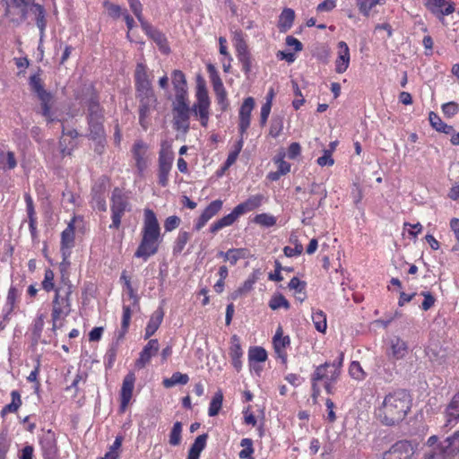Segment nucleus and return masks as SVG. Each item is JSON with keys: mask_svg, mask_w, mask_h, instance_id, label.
I'll list each match as a JSON object with an SVG mask.
<instances>
[{"mask_svg": "<svg viewBox=\"0 0 459 459\" xmlns=\"http://www.w3.org/2000/svg\"><path fill=\"white\" fill-rule=\"evenodd\" d=\"M312 320L316 329L320 333H325L326 330V316L322 310H318L312 315Z\"/></svg>", "mask_w": 459, "mask_h": 459, "instance_id": "nucleus-43", "label": "nucleus"}, {"mask_svg": "<svg viewBox=\"0 0 459 459\" xmlns=\"http://www.w3.org/2000/svg\"><path fill=\"white\" fill-rule=\"evenodd\" d=\"M102 4L110 17L117 19L121 15L123 16L124 12H122V8L118 4H113L108 0H105Z\"/></svg>", "mask_w": 459, "mask_h": 459, "instance_id": "nucleus-51", "label": "nucleus"}, {"mask_svg": "<svg viewBox=\"0 0 459 459\" xmlns=\"http://www.w3.org/2000/svg\"><path fill=\"white\" fill-rule=\"evenodd\" d=\"M207 70L214 92L224 90L225 87L215 67L212 65H209Z\"/></svg>", "mask_w": 459, "mask_h": 459, "instance_id": "nucleus-42", "label": "nucleus"}, {"mask_svg": "<svg viewBox=\"0 0 459 459\" xmlns=\"http://www.w3.org/2000/svg\"><path fill=\"white\" fill-rule=\"evenodd\" d=\"M385 0H356L359 11L364 16L368 17L370 11L377 4H384Z\"/></svg>", "mask_w": 459, "mask_h": 459, "instance_id": "nucleus-41", "label": "nucleus"}, {"mask_svg": "<svg viewBox=\"0 0 459 459\" xmlns=\"http://www.w3.org/2000/svg\"><path fill=\"white\" fill-rule=\"evenodd\" d=\"M174 160V152L171 146L167 143H162L159 152L158 158V183L165 187L169 184V176L172 169Z\"/></svg>", "mask_w": 459, "mask_h": 459, "instance_id": "nucleus-11", "label": "nucleus"}, {"mask_svg": "<svg viewBox=\"0 0 459 459\" xmlns=\"http://www.w3.org/2000/svg\"><path fill=\"white\" fill-rule=\"evenodd\" d=\"M222 400H223V395L221 392H218L214 394V396L212 397V399L210 403L209 411H208L209 416L213 417L219 413V411L221 408V405H222Z\"/></svg>", "mask_w": 459, "mask_h": 459, "instance_id": "nucleus-45", "label": "nucleus"}, {"mask_svg": "<svg viewBox=\"0 0 459 459\" xmlns=\"http://www.w3.org/2000/svg\"><path fill=\"white\" fill-rule=\"evenodd\" d=\"M413 454L412 444L408 440H400L383 454L382 459H410Z\"/></svg>", "mask_w": 459, "mask_h": 459, "instance_id": "nucleus-20", "label": "nucleus"}, {"mask_svg": "<svg viewBox=\"0 0 459 459\" xmlns=\"http://www.w3.org/2000/svg\"><path fill=\"white\" fill-rule=\"evenodd\" d=\"M418 295H422V298L418 305L423 310L427 311L434 305L435 298L429 292L422 291Z\"/></svg>", "mask_w": 459, "mask_h": 459, "instance_id": "nucleus-58", "label": "nucleus"}, {"mask_svg": "<svg viewBox=\"0 0 459 459\" xmlns=\"http://www.w3.org/2000/svg\"><path fill=\"white\" fill-rule=\"evenodd\" d=\"M159 351V342L157 339H152L144 346L140 353L139 359L135 361L137 368H143L151 360L152 356H155Z\"/></svg>", "mask_w": 459, "mask_h": 459, "instance_id": "nucleus-28", "label": "nucleus"}, {"mask_svg": "<svg viewBox=\"0 0 459 459\" xmlns=\"http://www.w3.org/2000/svg\"><path fill=\"white\" fill-rule=\"evenodd\" d=\"M33 2L34 0H9L4 14L11 22L19 24L27 18L28 7L32 4L30 11L36 15V24L43 34L47 26L45 9L41 4Z\"/></svg>", "mask_w": 459, "mask_h": 459, "instance_id": "nucleus-3", "label": "nucleus"}, {"mask_svg": "<svg viewBox=\"0 0 459 459\" xmlns=\"http://www.w3.org/2000/svg\"><path fill=\"white\" fill-rule=\"evenodd\" d=\"M243 354L240 345V340L237 335H233L230 341V355L231 358H241Z\"/></svg>", "mask_w": 459, "mask_h": 459, "instance_id": "nucleus-56", "label": "nucleus"}, {"mask_svg": "<svg viewBox=\"0 0 459 459\" xmlns=\"http://www.w3.org/2000/svg\"><path fill=\"white\" fill-rule=\"evenodd\" d=\"M430 126L437 132L450 134L454 133V127L443 122L441 117L435 112L430 111L429 114Z\"/></svg>", "mask_w": 459, "mask_h": 459, "instance_id": "nucleus-35", "label": "nucleus"}, {"mask_svg": "<svg viewBox=\"0 0 459 459\" xmlns=\"http://www.w3.org/2000/svg\"><path fill=\"white\" fill-rule=\"evenodd\" d=\"M269 307L273 310H276L281 307H284L285 309H288L290 307V303L282 295L278 294V295H274L271 299V300L269 302Z\"/></svg>", "mask_w": 459, "mask_h": 459, "instance_id": "nucleus-54", "label": "nucleus"}, {"mask_svg": "<svg viewBox=\"0 0 459 459\" xmlns=\"http://www.w3.org/2000/svg\"><path fill=\"white\" fill-rule=\"evenodd\" d=\"M148 150L149 145L142 139L135 140L131 147L132 158L140 176L143 175L148 167Z\"/></svg>", "mask_w": 459, "mask_h": 459, "instance_id": "nucleus-16", "label": "nucleus"}, {"mask_svg": "<svg viewBox=\"0 0 459 459\" xmlns=\"http://www.w3.org/2000/svg\"><path fill=\"white\" fill-rule=\"evenodd\" d=\"M39 445L44 459H56L58 449L56 436L52 430L46 431L40 437Z\"/></svg>", "mask_w": 459, "mask_h": 459, "instance_id": "nucleus-25", "label": "nucleus"}, {"mask_svg": "<svg viewBox=\"0 0 459 459\" xmlns=\"http://www.w3.org/2000/svg\"><path fill=\"white\" fill-rule=\"evenodd\" d=\"M135 93L152 91V74L147 65L143 63H137L134 73Z\"/></svg>", "mask_w": 459, "mask_h": 459, "instance_id": "nucleus-17", "label": "nucleus"}, {"mask_svg": "<svg viewBox=\"0 0 459 459\" xmlns=\"http://www.w3.org/2000/svg\"><path fill=\"white\" fill-rule=\"evenodd\" d=\"M77 216H73L67 224V227L61 233L60 251L62 254V267L70 265L71 250L74 246L75 240V222Z\"/></svg>", "mask_w": 459, "mask_h": 459, "instance_id": "nucleus-15", "label": "nucleus"}, {"mask_svg": "<svg viewBox=\"0 0 459 459\" xmlns=\"http://www.w3.org/2000/svg\"><path fill=\"white\" fill-rule=\"evenodd\" d=\"M337 56L334 61L335 72L343 74L347 71L351 63L350 48L346 42L339 41L337 44Z\"/></svg>", "mask_w": 459, "mask_h": 459, "instance_id": "nucleus-26", "label": "nucleus"}, {"mask_svg": "<svg viewBox=\"0 0 459 459\" xmlns=\"http://www.w3.org/2000/svg\"><path fill=\"white\" fill-rule=\"evenodd\" d=\"M328 361L315 368L311 374L312 398L316 400L321 394L320 383L328 394H333V385L338 381V371L331 370Z\"/></svg>", "mask_w": 459, "mask_h": 459, "instance_id": "nucleus-4", "label": "nucleus"}, {"mask_svg": "<svg viewBox=\"0 0 459 459\" xmlns=\"http://www.w3.org/2000/svg\"><path fill=\"white\" fill-rule=\"evenodd\" d=\"M17 166L15 154L12 151L4 152L0 150V168L4 170H12Z\"/></svg>", "mask_w": 459, "mask_h": 459, "instance_id": "nucleus-39", "label": "nucleus"}, {"mask_svg": "<svg viewBox=\"0 0 459 459\" xmlns=\"http://www.w3.org/2000/svg\"><path fill=\"white\" fill-rule=\"evenodd\" d=\"M255 108V100L253 97H247L244 100L238 111V133L246 134L251 124V113Z\"/></svg>", "mask_w": 459, "mask_h": 459, "instance_id": "nucleus-22", "label": "nucleus"}, {"mask_svg": "<svg viewBox=\"0 0 459 459\" xmlns=\"http://www.w3.org/2000/svg\"><path fill=\"white\" fill-rule=\"evenodd\" d=\"M134 382H135V377H134V373L127 374L123 380L121 392H120V397H121V405L120 406H121L122 411L126 410V406L128 405V403L132 398Z\"/></svg>", "mask_w": 459, "mask_h": 459, "instance_id": "nucleus-30", "label": "nucleus"}, {"mask_svg": "<svg viewBox=\"0 0 459 459\" xmlns=\"http://www.w3.org/2000/svg\"><path fill=\"white\" fill-rule=\"evenodd\" d=\"M234 41L237 58L241 64L242 71L247 75L252 69V57L248 50V46L240 33L235 35Z\"/></svg>", "mask_w": 459, "mask_h": 459, "instance_id": "nucleus-19", "label": "nucleus"}, {"mask_svg": "<svg viewBox=\"0 0 459 459\" xmlns=\"http://www.w3.org/2000/svg\"><path fill=\"white\" fill-rule=\"evenodd\" d=\"M223 202L221 199H217L214 201H212L203 211L201 215L198 217V219L195 221L194 228L195 230L199 231L202 230L206 223L213 218L215 215H217L221 210L222 209Z\"/></svg>", "mask_w": 459, "mask_h": 459, "instance_id": "nucleus-24", "label": "nucleus"}, {"mask_svg": "<svg viewBox=\"0 0 459 459\" xmlns=\"http://www.w3.org/2000/svg\"><path fill=\"white\" fill-rule=\"evenodd\" d=\"M195 98L196 100L190 108V110L195 118L199 120L200 125L206 128L210 119L211 100L204 85H198Z\"/></svg>", "mask_w": 459, "mask_h": 459, "instance_id": "nucleus-10", "label": "nucleus"}, {"mask_svg": "<svg viewBox=\"0 0 459 459\" xmlns=\"http://www.w3.org/2000/svg\"><path fill=\"white\" fill-rule=\"evenodd\" d=\"M264 200V195L257 194V195L249 196L243 203L247 207V209H249V211L252 212V211L259 208L262 205Z\"/></svg>", "mask_w": 459, "mask_h": 459, "instance_id": "nucleus-50", "label": "nucleus"}, {"mask_svg": "<svg viewBox=\"0 0 459 459\" xmlns=\"http://www.w3.org/2000/svg\"><path fill=\"white\" fill-rule=\"evenodd\" d=\"M135 98L138 100L139 125L146 131L151 126V116L157 108L158 99L154 91L137 92Z\"/></svg>", "mask_w": 459, "mask_h": 459, "instance_id": "nucleus-8", "label": "nucleus"}, {"mask_svg": "<svg viewBox=\"0 0 459 459\" xmlns=\"http://www.w3.org/2000/svg\"><path fill=\"white\" fill-rule=\"evenodd\" d=\"M10 447V441L6 432L0 433V459H5L6 454Z\"/></svg>", "mask_w": 459, "mask_h": 459, "instance_id": "nucleus-60", "label": "nucleus"}, {"mask_svg": "<svg viewBox=\"0 0 459 459\" xmlns=\"http://www.w3.org/2000/svg\"><path fill=\"white\" fill-rule=\"evenodd\" d=\"M248 357L250 360L263 362L267 359V353L262 347H254L249 350Z\"/></svg>", "mask_w": 459, "mask_h": 459, "instance_id": "nucleus-52", "label": "nucleus"}, {"mask_svg": "<svg viewBox=\"0 0 459 459\" xmlns=\"http://www.w3.org/2000/svg\"><path fill=\"white\" fill-rule=\"evenodd\" d=\"M254 221L264 227H273L276 224V218L268 213H260L255 215Z\"/></svg>", "mask_w": 459, "mask_h": 459, "instance_id": "nucleus-49", "label": "nucleus"}, {"mask_svg": "<svg viewBox=\"0 0 459 459\" xmlns=\"http://www.w3.org/2000/svg\"><path fill=\"white\" fill-rule=\"evenodd\" d=\"M450 229L454 232L455 239L457 241V244L454 246L453 250L458 251L459 250V219L458 218H453L450 221Z\"/></svg>", "mask_w": 459, "mask_h": 459, "instance_id": "nucleus-64", "label": "nucleus"}, {"mask_svg": "<svg viewBox=\"0 0 459 459\" xmlns=\"http://www.w3.org/2000/svg\"><path fill=\"white\" fill-rule=\"evenodd\" d=\"M162 240L161 229L156 213L150 208L143 209L141 240L134 256L146 262L158 253Z\"/></svg>", "mask_w": 459, "mask_h": 459, "instance_id": "nucleus-2", "label": "nucleus"}, {"mask_svg": "<svg viewBox=\"0 0 459 459\" xmlns=\"http://www.w3.org/2000/svg\"><path fill=\"white\" fill-rule=\"evenodd\" d=\"M446 425L451 424L453 421L457 423L459 421V392L456 393L446 408Z\"/></svg>", "mask_w": 459, "mask_h": 459, "instance_id": "nucleus-36", "label": "nucleus"}, {"mask_svg": "<svg viewBox=\"0 0 459 459\" xmlns=\"http://www.w3.org/2000/svg\"><path fill=\"white\" fill-rule=\"evenodd\" d=\"M411 400L405 390H396L386 394L377 409V420L385 426L399 425L411 410Z\"/></svg>", "mask_w": 459, "mask_h": 459, "instance_id": "nucleus-1", "label": "nucleus"}, {"mask_svg": "<svg viewBox=\"0 0 459 459\" xmlns=\"http://www.w3.org/2000/svg\"><path fill=\"white\" fill-rule=\"evenodd\" d=\"M164 317V311L161 307H158L151 316V318L145 328L144 338L148 339L155 333L160 327Z\"/></svg>", "mask_w": 459, "mask_h": 459, "instance_id": "nucleus-32", "label": "nucleus"}, {"mask_svg": "<svg viewBox=\"0 0 459 459\" xmlns=\"http://www.w3.org/2000/svg\"><path fill=\"white\" fill-rule=\"evenodd\" d=\"M189 381V377L186 374L181 372H175L171 377L165 378L162 382L164 387L171 388L176 385H186Z\"/></svg>", "mask_w": 459, "mask_h": 459, "instance_id": "nucleus-40", "label": "nucleus"}, {"mask_svg": "<svg viewBox=\"0 0 459 459\" xmlns=\"http://www.w3.org/2000/svg\"><path fill=\"white\" fill-rule=\"evenodd\" d=\"M425 7L439 21L455 12V4L450 0H422Z\"/></svg>", "mask_w": 459, "mask_h": 459, "instance_id": "nucleus-21", "label": "nucleus"}, {"mask_svg": "<svg viewBox=\"0 0 459 459\" xmlns=\"http://www.w3.org/2000/svg\"><path fill=\"white\" fill-rule=\"evenodd\" d=\"M301 154V146L299 143H291L287 150V157L290 160H295Z\"/></svg>", "mask_w": 459, "mask_h": 459, "instance_id": "nucleus-63", "label": "nucleus"}, {"mask_svg": "<svg viewBox=\"0 0 459 459\" xmlns=\"http://www.w3.org/2000/svg\"><path fill=\"white\" fill-rule=\"evenodd\" d=\"M207 438V434L200 435L195 438L188 451L187 459H199L200 454L205 448Z\"/></svg>", "mask_w": 459, "mask_h": 459, "instance_id": "nucleus-38", "label": "nucleus"}, {"mask_svg": "<svg viewBox=\"0 0 459 459\" xmlns=\"http://www.w3.org/2000/svg\"><path fill=\"white\" fill-rule=\"evenodd\" d=\"M295 19V12L290 8H284L279 16L278 28L286 32L292 27Z\"/></svg>", "mask_w": 459, "mask_h": 459, "instance_id": "nucleus-37", "label": "nucleus"}, {"mask_svg": "<svg viewBox=\"0 0 459 459\" xmlns=\"http://www.w3.org/2000/svg\"><path fill=\"white\" fill-rule=\"evenodd\" d=\"M190 107L187 100H175L173 103V126L178 131L187 133L190 128Z\"/></svg>", "mask_w": 459, "mask_h": 459, "instance_id": "nucleus-14", "label": "nucleus"}, {"mask_svg": "<svg viewBox=\"0 0 459 459\" xmlns=\"http://www.w3.org/2000/svg\"><path fill=\"white\" fill-rule=\"evenodd\" d=\"M29 86L37 98L39 99L42 109V116L48 122L53 121L51 117V108L53 104V95L45 89V83L42 79V71L39 68L36 73L29 78Z\"/></svg>", "mask_w": 459, "mask_h": 459, "instance_id": "nucleus-6", "label": "nucleus"}, {"mask_svg": "<svg viewBox=\"0 0 459 459\" xmlns=\"http://www.w3.org/2000/svg\"><path fill=\"white\" fill-rule=\"evenodd\" d=\"M123 316L121 322V329L118 333V339H121L125 336L126 333L128 330L132 311L137 309L139 307L138 304V296L134 291V289H128L127 291L123 293Z\"/></svg>", "mask_w": 459, "mask_h": 459, "instance_id": "nucleus-13", "label": "nucleus"}, {"mask_svg": "<svg viewBox=\"0 0 459 459\" xmlns=\"http://www.w3.org/2000/svg\"><path fill=\"white\" fill-rule=\"evenodd\" d=\"M459 456V430L425 454V459H454Z\"/></svg>", "mask_w": 459, "mask_h": 459, "instance_id": "nucleus-9", "label": "nucleus"}, {"mask_svg": "<svg viewBox=\"0 0 459 459\" xmlns=\"http://www.w3.org/2000/svg\"><path fill=\"white\" fill-rule=\"evenodd\" d=\"M181 220L176 215L168 217L164 221V230L167 232H170L176 230L180 225Z\"/></svg>", "mask_w": 459, "mask_h": 459, "instance_id": "nucleus-61", "label": "nucleus"}, {"mask_svg": "<svg viewBox=\"0 0 459 459\" xmlns=\"http://www.w3.org/2000/svg\"><path fill=\"white\" fill-rule=\"evenodd\" d=\"M332 152V150H325L324 154L317 159V164L321 167L333 166L334 160L333 159Z\"/></svg>", "mask_w": 459, "mask_h": 459, "instance_id": "nucleus-62", "label": "nucleus"}, {"mask_svg": "<svg viewBox=\"0 0 459 459\" xmlns=\"http://www.w3.org/2000/svg\"><path fill=\"white\" fill-rule=\"evenodd\" d=\"M87 118L91 137L93 140L103 138L105 135L104 109L100 106L97 96L91 97L89 100Z\"/></svg>", "mask_w": 459, "mask_h": 459, "instance_id": "nucleus-7", "label": "nucleus"}, {"mask_svg": "<svg viewBox=\"0 0 459 459\" xmlns=\"http://www.w3.org/2000/svg\"><path fill=\"white\" fill-rule=\"evenodd\" d=\"M182 423L177 421L169 433V444L178 446L181 443Z\"/></svg>", "mask_w": 459, "mask_h": 459, "instance_id": "nucleus-48", "label": "nucleus"}, {"mask_svg": "<svg viewBox=\"0 0 459 459\" xmlns=\"http://www.w3.org/2000/svg\"><path fill=\"white\" fill-rule=\"evenodd\" d=\"M214 93H215V97H216V102H217V105L219 106L220 110L221 112H225L230 107V102L228 100V94H227L226 89L219 91H215Z\"/></svg>", "mask_w": 459, "mask_h": 459, "instance_id": "nucleus-53", "label": "nucleus"}, {"mask_svg": "<svg viewBox=\"0 0 459 459\" xmlns=\"http://www.w3.org/2000/svg\"><path fill=\"white\" fill-rule=\"evenodd\" d=\"M250 251L247 248H230L228 251H220L218 256L222 257L224 261L229 262L230 265H235L238 261L248 258Z\"/></svg>", "mask_w": 459, "mask_h": 459, "instance_id": "nucleus-31", "label": "nucleus"}, {"mask_svg": "<svg viewBox=\"0 0 459 459\" xmlns=\"http://www.w3.org/2000/svg\"><path fill=\"white\" fill-rule=\"evenodd\" d=\"M290 344V337L283 336L281 327H278L273 337V347L279 357L284 359L286 353L284 349Z\"/></svg>", "mask_w": 459, "mask_h": 459, "instance_id": "nucleus-34", "label": "nucleus"}, {"mask_svg": "<svg viewBox=\"0 0 459 459\" xmlns=\"http://www.w3.org/2000/svg\"><path fill=\"white\" fill-rule=\"evenodd\" d=\"M249 212V209H247V207L245 205L243 202L238 204L237 206L234 207L230 213L214 221L210 226V232L212 234H215L221 229L231 226L241 215L247 213Z\"/></svg>", "mask_w": 459, "mask_h": 459, "instance_id": "nucleus-18", "label": "nucleus"}, {"mask_svg": "<svg viewBox=\"0 0 459 459\" xmlns=\"http://www.w3.org/2000/svg\"><path fill=\"white\" fill-rule=\"evenodd\" d=\"M407 353L406 342L399 337L391 340L389 356L397 360L403 359Z\"/></svg>", "mask_w": 459, "mask_h": 459, "instance_id": "nucleus-33", "label": "nucleus"}, {"mask_svg": "<svg viewBox=\"0 0 459 459\" xmlns=\"http://www.w3.org/2000/svg\"><path fill=\"white\" fill-rule=\"evenodd\" d=\"M131 211L129 193L119 187H115L110 198L111 224L109 229L119 230L122 218L126 212Z\"/></svg>", "mask_w": 459, "mask_h": 459, "instance_id": "nucleus-5", "label": "nucleus"}, {"mask_svg": "<svg viewBox=\"0 0 459 459\" xmlns=\"http://www.w3.org/2000/svg\"><path fill=\"white\" fill-rule=\"evenodd\" d=\"M171 80L175 91V100H187V84L185 74L181 70H174Z\"/></svg>", "mask_w": 459, "mask_h": 459, "instance_id": "nucleus-27", "label": "nucleus"}, {"mask_svg": "<svg viewBox=\"0 0 459 459\" xmlns=\"http://www.w3.org/2000/svg\"><path fill=\"white\" fill-rule=\"evenodd\" d=\"M71 291L69 289H56V294L53 300V310H52V321H53V331H56L57 327V321L62 317L65 316L70 312V302L69 296Z\"/></svg>", "mask_w": 459, "mask_h": 459, "instance_id": "nucleus-12", "label": "nucleus"}, {"mask_svg": "<svg viewBox=\"0 0 459 459\" xmlns=\"http://www.w3.org/2000/svg\"><path fill=\"white\" fill-rule=\"evenodd\" d=\"M459 111V105L456 102L450 101L442 105V112L446 117H453Z\"/></svg>", "mask_w": 459, "mask_h": 459, "instance_id": "nucleus-59", "label": "nucleus"}, {"mask_svg": "<svg viewBox=\"0 0 459 459\" xmlns=\"http://www.w3.org/2000/svg\"><path fill=\"white\" fill-rule=\"evenodd\" d=\"M349 373L351 377L357 380H362L366 377V373L362 369L359 362L352 361L349 368Z\"/></svg>", "mask_w": 459, "mask_h": 459, "instance_id": "nucleus-55", "label": "nucleus"}, {"mask_svg": "<svg viewBox=\"0 0 459 459\" xmlns=\"http://www.w3.org/2000/svg\"><path fill=\"white\" fill-rule=\"evenodd\" d=\"M78 133L76 130L72 129L67 132L63 129V135L59 141L60 149L63 156L71 155L72 152L76 148V138Z\"/></svg>", "mask_w": 459, "mask_h": 459, "instance_id": "nucleus-29", "label": "nucleus"}, {"mask_svg": "<svg viewBox=\"0 0 459 459\" xmlns=\"http://www.w3.org/2000/svg\"><path fill=\"white\" fill-rule=\"evenodd\" d=\"M127 1H128V4L130 5L132 12L136 16L141 26L143 25V22H147L143 17V5H142L140 0H127Z\"/></svg>", "mask_w": 459, "mask_h": 459, "instance_id": "nucleus-57", "label": "nucleus"}, {"mask_svg": "<svg viewBox=\"0 0 459 459\" xmlns=\"http://www.w3.org/2000/svg\"><path fill=\"white\" fill-rule=\"evenodd\" d=\"M23 197L26 204L28 221H38L33 199L30 194L29 192H26L24 193Z\"/></svg>", "mask_w": 459, "mask_h": 459, "instance_id": "nucleus-44", "label": "nucleus"}, {"mask_svg": "<svg viewBox=\"0 0 459 459\" xmlns=\"http://www.w3.org/2000/svg\"><path fill=\"white\" fill-rule=\"evenodd\" d=\"M145 34L152 39L159 48L160 51L165 55L170 53V48L167 39L166 35L154 28L152 24L147 22H143L141 26Z\"/></svg>", "mask_w": 459, "mask_h": 459, "instance_id": "nucleus-23", "label": "nucleus"}, {"mask_svg": "<svg viewBox=\"0 0 459 459\" xmlns=\"http://www.w3.org/2000/svg\"><path fill=\"white\" fill-rule=\"evenodd\" d=\"M286 154L284 152H280L276 157H274V163L277 165V170L280 171V174L283 176L288 174L290 171V164L284 160Z\"/></svg>", "mask_w": 459, "mask_h": 459, "instance_id": "nucleus-47", "label": "nucleus"}, {"mask_svg": "<svg viewBox=\"0 0 459 459\" xmlns=\"http://www.w3.org/2000/svg\"><path fill=\"white\" fill-rule=\"evenodd\" d=\"M190 239V234L186 231H180L176 238L173 247L174 254L181 253Z\"/></svg>", "mask_w": 459, "mask_h": 459, "instance_id": "nucleus-46", "label": "nucleus"}]
</instances>
